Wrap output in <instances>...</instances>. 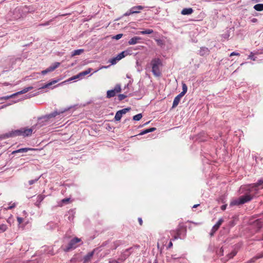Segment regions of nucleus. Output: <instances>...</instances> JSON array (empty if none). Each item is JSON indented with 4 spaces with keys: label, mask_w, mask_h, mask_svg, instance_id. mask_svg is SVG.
Returning a JSON list of instances; mask_svg holds the SVG:
<instances>
[{
    "label": "nucleus",
    "mask_w": 263,
    "mask_h": 263,
    "mask_svg": "<svg viewBox=\"0 0 263 263\" xmlns=\"http://www.w3.org/2000/svg\"><path fill=\"white\" fill-rule=\"evenodd\" d=\"M260 186H261V187H263V179L259 180L255 184H250L245 186H241L240 191L241 193H242L243 191H246L245 195L240 196L237 199L232 201L230 203V205H238L251 201L253 198V194L257 191V188Z\"/></svg>",
    "instance_id": "1"
},
{
    "label": "nucleus",
    "mask_w": 263,
    "mask_h": 263,
    "mask_svg": "<svg viewBox=\"0 0 263 263\" xmlns=\"http://www.w3.org/2000/svg\"><path fill=\"white\" fill-rule=\"evenodd\" d=\"M66 112V108H63L60 109H55L52 112L42 116L38 118L37 122L36 124V126L37 128L46 125L48 123L49 120L53 118H57V119L61 118V117H64L63 114Z\"/></svg>",
    "instance_id": "2"
},
{
    "label": "nucleus",
    "mask_w": 263,
    "mask_h": 263,
    "mask_svg": "<svg viewBox=\"0 0 263 263\" xmlns=\"http://www.w3.org/2000/svg\"><path fill=\"white\" fill-rule=\"evenodd\" d=\"M33 128H22L20 129L10 131L6 134L1 135L0 139H6L10 137H14L18 136L23 135L24 136H30L32 133Z\"/></svg>",
    "instance_id": "3"
},
{
    "label": "nucleus",
    "mask_w": 263,
    "mask_h": 263,
    "mask_svg": "<svg viewBox=\"0 0 263 263\" xmlns=\"http://www.w3.org/2000/svg\"><path fill=\"white\" fill-rule=\"evenodd\" d=\"M152 66V72L156 77H159L161 75V71L159 69V66L161 64V62L159 59H154L151 62Z\"/></svg>",
    "instance_id": "4"
},
{
    "label": "nucleus",
    "mask_w": 263,
    "mask_h": 263,
    "mask_svg": "<svg viewBox=\"0 0 263 263\" xmlns=\"http://www.w3.org/2000/svg\"><path fill=\"white\" fill-rule=\"evenodd\" d=\"M81 241V239L77 237L72 239L67 246V251L70 249H76L77 247L79 246L80 245L79 243Z\"/></svg>",
    "instance_id": "5"
},
{
    "label": "nucleus",
    "mask_w": 263,
    "mask_h": 263,
    "mask_svg": "<svg viewBox=\"0 0 263 263\" xmlns=\"http://www.w3.org/2000/svg\"><path fill=\"white\" fill-rule=\"evenodd\" d=\"M121 90V86L120 84H117L114 89L108 90L107 91V98H110L116 96V93L120 92Z\"/></svg>",
    "instance_id": "6"
},
{
    "label": "nucleus",
    "mask_w": 263,
    "mask_h": 263,
    "mask_svg": "<svg viewBox=\"0 0 263 263\" xmlns=\"http://www.w3.org/2000/svg\"><path fill=\"white\" fill-rule=\"evenodd\" d=\"M91 68H88V69L83 71L79 74H77L76 76H74L73 77H72L71 78H69V79L67 80V82L69 81H71L73 80H75L76 79L82 78L83 77L88 74L91 71Z\"/></svg>",
    "instance_id": "7"
},
{
    "label": "nucleus",
    "mask_w": 263,
    "mask_h": 263,
    "mask_svg": "<svg viewBox=\"0 0 263 263\" xmlns=\"http://www.w3.org/2000/svg\"><path fill=\"white\" fill-rule=\"evenodd\" d=\"M60 63L59 62H55L53 63L48 68H47L45 70H42L41 71L42 74L45 75L49 72L54 71L57 67H58L60 66Z\"/></svg>",
    "instance_id": "8"
},
{
    "label": "nucleus",
    "mask_w": 263,
    "mask_h": 263,
    "mask_svg": "<svg viewBox=\"0 0 263 263\" xmlns=\"http://www.w3.org/2000/svg\"><path fill=\"white\" fill-rule=\"evenodd\" d=\"M223 220L222 218H220L218 220L217 222L213 227L211 232L210 233L211 236L214 235L215 232L219 229V227L221 226L222 223L223 222Z\"/></svg>",
    "instance_id": "9"
},
{
    "label": "nucleus",
    "mask_w": 263,
    "mask_h": 263,
    "mask_svg": "<svg viewBox=\"0 0 263 263\" xmlns=\"http://www.w3.org/2000/svg\"><path fill=\"white\" fill-rule=\"evenodd\" d=\"M33 150H34V149L32 148H27V147L22 148L18 149L17 150L13 151L11 153V154L14 155L16 153H26V152H28L29 151H33Z\"/></svg>",
    "instance_id": "10"
},
{
    "label": "nucleus",
    "mask_w": 263,
    "mask_h": 263,
    "mask_svg": "<svg viewBox=\"0 0 263 263\" xmlns=\"http://www.w3.org/2000/svg\"><path fill=\"white\" fill-rule=\"evenodd\" d=\"M141 40V37L139 36H134L128 41V43L130 45H135L138 43Z\"/></svg>",
    "instance_id": "11"
},
{
    "label": "nucleus",
    "mask_w": 263,
    "mask_h": 263,
    "mask_svg": "<svg viewBox=\"0 0 263 263\" xmlns=\"http://www.w3.org/2000/svg\"><path fill=\"white\" fill-rule=\"evenodd\" d=\"M95 252V250L86 255L83 258V261L84 263L89 262L91 258L92 257Z\"/></svg>",
    "instance_id": "12"
},
{
    "label": "nucleus",
    "mask_w": 263,
    "mask_h": 263,
    "mask_svg": "<svg viewBox=\"0 0 263 263\" xmlns=\"http://www.w3.org/2000/svg\"><path fill=\"white\" fill-rule=\"evenodd\" d=\"M180 258L176 257L175 255H172L170 258L167 259L168 263H183L180 261Z\"/></svg>",
    "instance_id": "13"
},
{
    "label": "nucleus",
    "mask_w": 263,
    "mask_h": 263,
    "mask_svg": "<svg viewBox=\"0 0 263 263\" xmlns=\"http://www.w3.org/2000/svg\"><path fill=\"white\" fill-rule=\"evenodd\" d=\"M45 197V195H39L36 197V201L35 202V205L37 206L38 208L40 207V205L41 202L44 200V199Z\"/></svg>",
    "instance_id": "14"
},
{
    "label": "nucleus",
    "mask_w": 263,
    "mask_h": 263,
    "mask_svg": "<svg viewBox=\"0 0 263 263\" xmlns=\"http://www.w3.org/2000/svg\"><path fill=\"white\" fill-rule=\"evenodd\" d=\"M183 96L182 95L179 94L175 98L174 101H173V106H172L173 108L176 107L178 105V104L180 101V99Z\"/></svg>",
    "instance_id": "15"
},
{
    "label": "nucleus",
    "mask_w": 263,
    "mask_h": 263,
    "mask_svg": "<svg viewBox=\"0 0 263 263\" xmlns=\"http://www.w3.org/2000/svg\"><path fill=\"white\" fill-rule=\"evenodd\" d=\"M210 50L206 47H201L199 51V53L201 56H204L209 54Z\"/></svg>",
    "instance_id": "16"
},
{
    "label": "nucleus",
    "mask_w": 263,
    "mask_h": 263,
    "mask_svg": "<svg viewBox=\"0 0 263 263\" xmlns=\"http://www.w3.org/2000/svg\"><path fill=\"white\" fill-rule=\"evenodd\" d=\"M143 9V7L142 6H137L133 7L130 9L132 11L131 13H133V14L139 13L140 11L141 10H142Z\"/></svg>",
    "instance_id": "17"
},
{
    "label": "nucleus",
    "mask_w": 263,
    "mask_h": 263,
    "mask_svg": "<svg viewBox=\"0 0 263 263\" xmlns=\"http://www.w3.org/2000/svg\"><path fill=\"white\" fill-rule=\"evenodd\" d=\"M193 10L191 8H184L182 10L181 13L182 15H189L193 13Z\"/></svg>",
    "instance_id": "18"
},
{
    "label": "nucleus",
    "mask_w": 263,
    "mask_h": 263,
    "mask_svg": "<svg viewBox=\"0 0 263 263\" xmlns=\"http://www.w3.org/2000/svg\"><path fill=\"white\" fill-rule=\"evenodd\" d=\"M32 89H33L32 86L24 88L23 90H22L18 92L14 93V95H16L17 96V95L23 94V93L27 92L28 91H29Z\"/></svg>",
    "instance_id": "19"
},
{
    "label": "nucleus",
    "mask_w": 263,
    "mask_h": 263,
    "mask_svg": "<svg viewBox=\"0 0 263 263\" xmlns=\"http://www.w3.org/2000/svg\"><path fill=\"white\" fill-rule=\"evenodd\" d=\"M254 225L256 226L258 229L261 228L263 226V220L257 219L254 222Z\"/></svg>",
    "instance_id": "20"
},
{
    "label": "nucleus",
    "mask_w": 263,
    "mask_h": 263,
    "mask_svg": "<svg viewBox=\"0 0 263 263\" xmlns=\"http://www.w3.org/2000/svg\"><path fill=\"white\" fill-rule=\"evenodd\" d=\"M126 55H127V52L126 51H124L118 54L117 56V60H120L122 58H124Z\"/></svg>",
    "instance_id": "21"
},
{
    "label": "nucleus",
    "mask_w": 263,
    "mask_h": 263,
    "mask_svg": "<svg viewBox=\"0 0 263 263\" xmlns=\"http://www.w3.org/2000/svg\"><path fill=\"white\" fill-rule=\"evenodd\" d=\"M58 80H53L49 83H48L46 84L45 85H44V86H42L41 88H40V89L48 88V87L52 85V84H54L56 83L57 82H58Z\"/></svg>",
    "instance_id": "22"
},
{
    "label": "nucleus",
    "mask_w": 263,
    "mask_h": 263,
    "mask_svg": "<svg viewBox=\"0 0 263 263\" xmlns=\"http://www.w3.org/2000/svg\"><path fill=\"white\" fill-rule=\"evenodd\" d=\"M254 9L258 11L263 10V4H258L254 6Z\"/></svg>",
    "instance_id": "23"
},
{
    "label": "nucleus",
    "mask_w": 263,
    "mask_h": 263,
    "mask_svg": "<svg viewBox=\"0 0 263 263\" xmlns=\"http://www.w3.org/2000/svg\"><path fill=\"white\" fill-rule=\"evenodd\" d=\"M83 51H84V50L82 49H78V50H75L73 51H72V54H71V56L73 57V56L76 55H80L82 52H83Z\"/></svg>",
    "instance_id": "24"
},
{
    "label": "nucleus",
    "mask_w": 263,
    "mask_h": 263,
    "mask_svg": "<svg viewBox=\"0 0 263 263\" xmlns=\"http://www.w3.org/2000/svg\"><path fill=\"white\" fill-rule=\"evenodd\" d=\"M187 87L185 83H182V91L179 94L183 96L187 92Z\"/></svg>",
    "instance_id": "25"
},
{
    "label": "nucleus",
    "mask_w": 263,
    "mask_h": 263,
    "mask_svg": "<svg viewBox=\"0 0 263 263\" xmlns=\"http://www.w3.org/2000/svg\"><path fill=\"white\" fill-rule=\"evenodd\" d=\"M155 130H156V128L152 127V128H148V129H147L146 130H144L142 131L140 133V135H143L146 134H147L148 133L154 132Z\"/></svg>",
    "instance_id": "26"
},
{
    "label": "nucleus",
    "mask_w": 263,
    "mask_h": 263,
    "mask_svg": "<svg viewBox=\"0 0 263 263\" xmlns=\"http://www.w3.org/2000/svg\"><path fill=\"white\" fill-rule=\"evenodd\" d=\"M8 229V227L5 224H0V234L5 232Z\"/></svg>",
    "instance_id": "27"
},
{
    "label": "nucleus",
    "mask_w": 263,
    "mask_h": 263,
    "mask_svg": "<svg viewBox=\"0 0 263 263\" xmlns=\"http://www.w3.org/2000/svg\"><path fill=\"white\" fill-rule=\"evenodd\" d=\"M153 32V30L152 29H146L144 31H141L139 32L138 33L141 34H151Z\"/></svg>",
    "instance_id": "28"
},
{
    "label": "nucleus",
    "mask_w": 263,
    "mask_h": 263,
    "mask_svg": "<svg viewBox=\"0 0 263 263\" xmlns=\"http://www.w3.org/2000/svg\"><path fill=\"white\" fill-rule=\"evenodd\" d=\"M132 248H129L128 249H126L125 252H124L122 254V255H121V259L122 260H124V259H125V258H126L129 255V254H126V253L128 251V250H130Z\"/></svg>",
    "instance_id": "29"
},
{
    "label": "nucleus",
    "mask_w": 263,
    "mask_h": 263,
    "mask_svg": "<svg viewBox=\"0 0 263 263\" xmlns=\"http://www.w3.org/2000/svg\"><path fill=\"white\" fill-rule=\"evenodd\" d=\"M121 244V242L120 240H117L113 242L112 248L113 249H117L120 245Z\"/></svg>",
    "instance_id": "30"
},
{
    "label": "nucleus",
    "mask_w": 263,
    "mask_h": 263,
    "mask_svg": "<svg viewBox=\"0 0 263 263\" xmlns=\"http://www.w3.org/2000/svg\"><path fill=\"white\" fill-rule=\"evenodd\" d=\"M122 115L120 112H119L118 111L116 112L115 116V120L116 121H119L121 120L122 118Z\"/></svg>",
    "instance_id": "31"
},
{
    "label": "nucleus",
    "mask_w": 263,
    "mask_h": 263,
    "mask_svg": "<svg viewBox=\"0 0 263 263\" xmlns=\"http://www.w3.org/2000/svg\"><path fill=\"white\" fill-rule=\"evenodd\" d=\"M42 175H40L39 177L35 178L34 179H32V180H30L28 181V183H29V185H32L33 184H34V183H35L36 182H37L39 179L41 178Z\"/></svg>",
    "instance_id": "32"
},
{
    "label": "nucleus",
    "mask_w": 263,
    "mask_h": 263,
    "mask_svg": "<svg viewBox=\"0 0 263 263\" xmlns=\"http://www.w3.org/2000/svg\"><path fill=\"white\" fill-rule=\"evenodd\" d=\"M130 109V108H125L122 109L121 110H120L118 111L121 113V114L122 115V116L123 115L125 114L126 112H127L128 111H129Z\"/></svg>",
    "instance_id": "33"
},
{
    "label": "nucleus",
    "mask_w": 263,
    "mask_h": 263,
    "mask_svg": "<svg viewBox=\"0 0 263 263\" xmlns=\"http://www.w3.org/2000/svg\"><path fill=\"white\" fill-rule=\"evenodd\" d=\"M142 117L141 114H138L133 117V120L135 121H139Z\"/></svg>",
    "instance_id": "34"
},
{
    "label": "nucleus",
    "mask_w": 263,
    "mask_h": 263,
    "mask_svg": "<svg viewBox=\"0 0 263 263\" xmlns=\"http://www.w3.org/2000/svg\"><path fill=\"white\" fill-rule=\"evenodd\" d=\"M74 213L75 212L73 210H71L69 211L68 214H69V216L68 217V219H69V220H71L73 218Z\"/></svg>",
    "instance_id": "35"
},
{
    "label": "nucleus",
    "mask_w": 263,
    "mask_h": 263,
    "mask_svg": "<svg viewBox=\"0 0 263 263\" xmlns=\"http://www.w3.org/2000/svg\"><path fill=\"white\" fill-rule=\"evenodd\" d=\"M66 203V198H64V199H62L61 201L58 202V204L56 206H62L63 204Z\"/></svg>",
    "instance_id": "36"
},
{
    "label": "nucleus",
    "mask_w": 263,
    "mask_h": 263,
    "mask_svg": "<svg viewBox=\"0 0 263 263\" xmlns=\"http://www.w3.org/2000/svg\"><path fill=\"white\" fill-rule=\"evenodd\" d=\"M123 36V34H117L116 35L112 37V39H115V40H119L120 39H121Z\"/></svg>",
    "instance_id": "37"
},
{
    "label": "nucleus",
    "mask_w": 263,
    "mask_h": 263,
    "mask_svg": "<svg viewBox=\"0 0 263 263\" xmlns=\"http://www.w3.org/2000/svg\"><path fill=\"white\" fill-rule=\"evenodd\" d=\"M16 96V95H14V93L10 95V96H5V97H4L2 98V99H4L5 100H8L10 98H13L14 96Z\"/></svg>",
    "instance_id": "38"
},
{
    "label": "nucleus",
    "mask_w": 263,
    "mask_h": 263,
    "mask_svg": "<svg viewBox=\"0 0 263 263\" xmlns=\"http://www.w3.org/2000/svg\"><path fill=\"white\" fill-rule=\"evenodd\" d=\"M126 97V96L125 95H123V94H120L118 96L119 100L120 101L124 99Z\"/></svg>",
    "instance_id": "39"
},
{
    "label": "nucleus",
    "mask_w": 263,
    "mask_h": 263,
    "mask_svg": "<svg viewBox=\"0 0 263 263\" xmlns=\"http://www.w3.org/2000/svg\"><path fill=\"white\" fill-rule=\"evenodd\" d=\"M249 58L252 59L253 61L256 60V57H254V54L252 52H251L250 55H249Z\"/></svg>",
    "instance_id": "40"
},
{
    "label": "nucleus",
    "mask_w": 263,
    "mask_h": 263,
    "mask_svg": "<svg viewBox=\"0 0 263 263\" xmlns=\"http://www.w3.org/2000/svg\"><path fill=\"white\" fill-rule=\"evenodd\" d=\"M119 60H117V57H115L111 60V63L112 64H115L117 63V61H118Z\"/></svg>",
    "instance_id": "41"
},
{
    "label": "nucleus",
    "mask_w": 263,
    "mask_h": 263,
    "mask_svg": "<svg viewBox=\"0 0 263 263\" xmlns=\"http://www.w3.org/2000/svg\"><path fill=\"white\" fill-rule=\"evenodd\" d=\"M17 220L19 224H21L23 221V218L20 217H17Z\"/></svg>",
    "instance_id": "42"
},
{
    "label": "nucleus",
    "mask_w": 263,
    "mask_h": 263,
    "mask_svg": "<svg viewBox=\"0 0 263 263\" xmlns=\"http://www.w3.org/2000/svg\"><path fill=\"white\" fill-rule=\"evenodd\" d=\"M132 12V11H131V9H130L129 11H128L127 12H126L124 14V16H128L132 14H133V13H131Z\"/></svg>",
    "instance_id": "43"
},
{
    "label": "nucleus",
    "mask_w": 263,
    "mask_h": 263,
    "mask_svg": "<svg viewBox=\"0 0 263 263\" xmlns=\"http://www.w3.org/2000/svg\"><path fill=\"white\" fill-rule=\"evenodd\" d=\"M233 55H238H238H239V53L238 52H233L230 55V57H232Z\"/></svg>",
    "instance_id": "44"
},
{
    "label": "nucleus",
    "mask_w": 263,
    "mask_h": 263,
    "mask_svg": "<svg viewBox=\"0 0 263 263\" xmlns=\"http://www.w3.org/2000/svg\"><path fill=\"white\" fill-rule=\"evenodd\" d=\"M109 263H119L118 260L115 259H110L109 261Z\"/></svg>",
    "instance_id": "45"
},
{
    "label": "nucleus",
    "mask_w": 263,
    "mask_h": 263,
    "mask_svg": "<svg viewBox=\"0 0 263 263\" xmlns=\"http://www.w3.org/2000/svg\"><path fill=\"white\" fill-rule=\"evenodd\" d=\"M15 206V203H13L12 205L9 206L8 208V209H12L14 208Z\"/></svg>",
    "instance_id": "46"
},
{
    "label": "nucleus",
    "mask_w": 263,
    "mask_h": 263,
    "mask_svg": "<svg viewBox=\"0 0 263 263\" xmlns=\"http://www.w3.org/2000/svg\"><path fill=\"white\" fill-rule=\"evenodd\" d=\"M226 207H227V205H226V204L222 205L221 206V209L222 211H224V210H226Z\"/></svg>",
    "instance_id": "47"
},
{
    "label": "nucleus",
    "mask_w": 263,
    "mask_h": 263,
    "mask_svg": "<svg viewBox=\"0 0 263 263\" xmlns=\"http://www.w3.org/2000/svg\"><path fill=\"white\" fill-rule=\"evenodd\" d=\"M251 22L252 23H256L257 22V19L256 18H253L252 20H251Z\"/></svg>",
    "instance_id": "48"
},
{
    "label": "nucleus",
    "mask_w": 263,
    "mask_h": 263,
    "mask_svg": "<svg viewBox=\"0 0 263 263\" xmlns=\"http://www.w3.org/2000/svg\"><path fill=\"white\" fill-rule=\"evenodd\" d=\"M138 220H139V223L140 225H142V220L141 219V218H138Z\"/></svg>",
    "instance_id": "49"
},
{
    "label": "nucleus",
    "mask_w": 263,
    "mask_h": 263,
    "mask_svg": "<svg viewBox=\"0 0 263 263\" xmlns=\"http://www.w3.org/2000/svg\"><path fill=\"white\" fill-rule=\"evenodd\" d=\"M172 246H173V243H172V241H170L169 244H168V248H170Z\"/></svg>",
    "instance_id": "50"
},
{
    "label": "nucleus",
    "mask_w": 263,
    "mask_h": 263,
    "mask_svg": "<svg viewBox=\"0 0 263 263\" xmlns=\"http://www.w3.org/2000/svg\"><path fill=\"white\" fill-rule=\"evenodd\" d=\"M156 42L158 44H160L162 43V41L161 40H156Z\"/></svg>",
    "instance_id": "51"
},
{
    "label": "nucleus",
    "mask_w": 263,
    "mask_h": 263,
    "mask_svg": "<svg viewBox=\"0 0 263 263\" xmlns=\"http://www.w3.org/2000/svg\"><path fill=\"white\" fill-rule=\"evenodd\" d=\"M254 261V259H251V260L248 261L247 263H253Z\"/></svg>",
    "instance_id": "52"
},
{
    "label": "nucleus",
    "mask_w": 263,
    "mask_h": 263,
    "mask_svg": "<svg viewBox=\"0 0 263 263\" xmlns=\"http://www.w3.org/2000/svg\"><path fill=\"white\" fill-rule=\"evenodd\" d=\"M235 255H236V253L234 252V253H233V254L232 255L231 254L230 257H232L234 256H235Z\"/></svg>",
    "instance_id": "53"
},
{
    "label": "nucleus",
    "mask_w": 263,
    "mask_h": 263,
    "mask_svg": "<svg viewBox=\"0 0 263 263\" xmlns=\"http://www.w3.org/2000/svg\"><path fill=\"white\" fill-rule=\"evenodd\" d=\"M199 205V204H195L194 205H193V208H197Z\"/></svg>",
    "instance_id": "54"
},
{
    "label": "nucleus",
    "mask_w": 263,
    "mask_h": 263,
    "mask_svg": "<svg viewBox=\"0 0 263 263\" xmlns=\"http://www.w3.org/2000/svg\"><path fill=\"white\" fill-rule=\"evenodd\" d=\"M69 199H70L69 198H67V199H66L67 203L69 202Z\"/></svg>",
    "instance_id": "55"
},
{
    "label": "nucleus",
    "mask_w": 263,
    "mask_h": 263,
    "mask_svg": "<svg viewBox=\"0 0 263 263\" xmlns=\"http://www.w3.org/2000/svg\"><path fill=\"white\" fill-rule=\"evenodd\" d=\"M160 245V242H158V244H157V245H158V247H159Z\"/></svg>",
    "instance_id": "56"
},
{
    "label": "nucleus",
    "mask_w": 263,
    "mask_h": 263,
    "mask_svg": "<svg viewBox=\"0 0 263 263\" xmlns=\"http://www.w3.org/2000/svg\"><path fill=\"white\" fill-rule=\"evenodd\" d=\"M27 263H36V262H32V261H29V262H27Z\"/></svg>",
    "instance_id": "57"
},
{
    "label": "nucleus",
    "mask_w": 263,
    "mask_h": 263,
    "mask_svg": "<svg viewBox=\"0 0 263 263\" xmlns=\"http://www.w3.org/2000/svg\"><path fill=\"white\" fill-rule=\"evenodd\" d=\"M262 256H263V255L261 256V257H262ZM260 257H261V256L258 257L257 258H260Z\"/></svg>",
    "instance_id": "58"
},
{
    "label": "nucleus",
    "mask_w": 263,
    "mask_h": 263,
    "mask_svg": "<svg viewBox=\"0 0 263 263\" xmlns=\"http://www.w3.org/2000/svg\"><path fill=\"white\" fill-rule=\"evenodd\" d=\"M1 155V154H0V155Z\"/></svg>",
    "instance_id": "59"
}]
</instances>
